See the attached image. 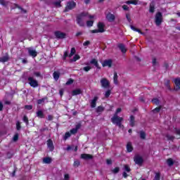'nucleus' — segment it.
I'll use <instances>...</instances> for the list:
<instances>
[{"label": "nucleus", "mask_w": 180, "mask_h": 180, "mask_svg": "<svg viewBox=\"0 0 180 180\" xmlns=\"http://www.w3.org/2000/svg\"><path fill=\"white\" fill-rule=\"evenodd\" d=\"M106 19L108 20V22H114L115 19V15L109 13L106 15Z\"/></svg>", "instance_id": "12"}, {"label": "nucleus", "mask_w": 180, "mask_h": 180, "mask_svg": "<svg viewBox=\"0 0 180 180\" xmlns=\"http://www.w3.org/2000/svg\"><path fill=\"white\" fill-rule=\"evenodd\" d=\"M119 49L121 50L122 53H126V51H127L124 45L122 44L119 45Z\"/></svg>", "instance_id": "28"}, {"label": "nucleus", "mask_w": 180, "mask_h": 180, "mask_svg": "<svg viewBox=\"0 0 180 180\" xmlns=\"http://www.w3.org/2000/svg\"><path fill=\"white\" fill-rule=\"evenodd\" d=\"M126 18L128 22H131V18H130V15L129 14H126Z\"/></svg>", "instance_id": "56"}, {"label": "nucleus", "mask_w": 180, "mask_h": 180, "mask_svg": "<svg viewBox=\"0 0 180 180\" xmlns=\"http://www.w3.org/2000/svg\"><path fill=\"white\" fill-rule=\"evenodd\" d=\"M79 127H80L79 125H77L76 128L71 129L70 130L71 134H76V133H77L78 129H79Z\"/></svg>", "instance_id": "24"}, {"label": "nucleus", "mask_w": 180, "mask_h": 180, "mask_svg": "<svg viewBox=\"0 0 180 180\" xmlns=\"http://www.w3.org/2000/svg\"><path fill=\"white\" fill-rule=\"evenodd\" d=\"M34 75H35L36 77H40V72H35L34 73Z\"/></svg>", "instance_id": "62"}, {"label": "nucleus", "mask_w": 180, "mask_h": 180, "mask_svg": "<svg viewBox=\"0 0 180 180\" xmlns=\"http://www.w3.org/2000/svg\"><path fill=\"white\" fill-rule=\"evenodd\" d=\"M155 9V8L154 4L153 3H150V8H149V12L150 13H154Z\"/></svg>", "instance_id": "26"}, {"label": "nucleus", "mask_w": 180, "mask_h": 180, "mask_svg": "<svg viewBox=\"0 0 180 180\" xmlns=\"http://www.w3.org/2000/svg\"><path fill=\"white\" fill-rule=\"evenodd\" d=\"M97 112H103V107H101V106L98 107Z\"/></svg>", "instance_id": "53"}, {"label": "nucleus", "mask_w": 180, "mask_h": 180, "mask_svg": "<svg viewBox=\"0 0 180 180\" xmlns=\"http://www.w3.org/2000/svg\"><path fill=\"white\" fill-rule=\"evenodd\" d=\"M121 112H122V108H117L115 115H117V114L120 113Z\"/></svg>", "instance_id": "59"}, {"label": "nucleus", "mask_w": 180, "mask_h": 180, "mask_svg": "<svg viewBox=\"0 0 180 180\" xmlns=\"http://www.w3.org/2000/svg\"><path fill=\"white\" fill-rule=\"evenodd\" d=\"M98 101V97H94V98L91 102V108H96V102Z\"/></svg>", "instance_id": "20"}, {"label": "nucleus", "mask_w": 180, "mask_h": 180, "mask_svg": "<svg viewBox=\"0 0 180 180\" xmlns=\"http://www.w3.org/2000/svg\"><path fill=\"white\" fill-rule=\"evenodd\" d=\"M119 171H120L119 167H115L114 169H112L113 174H117V172H119Z\"/></svg>", "instance_id": "49"}, {"label": "nucleus", "mask_w": 180, "mask_h": 180, "mask_svg": "<svg viewBox=\"0 0 180 180\" xmlns=\"http://www.w3.org/2000/svg\"><path fill=\"white\" fill-rule=\"evenodd\" d=\"M127 5H138L139 4V1L137 0H129L125 2Z\"/></svg>", "instance_id": "17"}, {"label": "nucleus", "mask_w": 180, "mask_h": 180, "mask_svg": "<svg viewBox=\"0 0 180 180\" xmlns=\"http://www.w3.org/2000/svg\"><path fill=\"white\" fill-rule=\"evenodd\" d=\"M0 5H2L3 6H7L8 1H6L5 0H0Z\"/></svg>", "instance_id": "37"}, {"label": "nucleus", "mask_w": 180, "mask_h": 180, "mask_svg": "<svg viewBox=\"0 0 180 180\" xmlns=\"http://www.w3.org/2000/svg\"><path fill=\"white\" fill-rule=\"evenodd\" d=\"M37 117H40L41 119H43V117H44V114L43 113V111L38 110L37 112Z\"/></svg>", "instance_id": "25"}, {"label": "nucleus", "mask_w": 180, "mask_h": 180, "mask_svg": "<svg viewBox=\"0 0 180 180\" xmlns=\"http://www.w3.org/2000/svg\"><path fill=\"white\" fill-rule=\"evenodd\" d=\"M48 120H53V115H49Z\"/></svg>", "instance_id": "63"}, {"label": "nucleus", "mask_w": 180, "mask_h": 180, "mask_svg": "<svg viewBox=\"0 0 180 180\" xmlns=\"http://www.w3.org/2000/svg\"><path fill=\"white\" fill-rule=\"evenodd\" d=\"M47 146L48 148L51 150L53 151L54 150V145L53 143V141L51 139H49L47 141Z\"/></svg>", "instance_id": "11"}, {"label": "nucleus", "mask_w": 180, "mask_h": 180, "mask_svg": "<svg viewBox=\"0 0 180 180\" xmlns=\"http://www.w3.org/2000/svg\"><path fill=\"white\" fill-rule=\"evenodd\" d=\"M153 103H154L155 105H160V100H158V98H154L152 100Z\"/></svg>", "instance_id": "40"}, {"label": "nucleus", "mask_w": 180, "mask_h": 180, "mask_svg": "<svg viewBox=\"0 0 180 180\" xmlns=\"http://www.w3.org/2000/svg\"><path fill=\"white\" fill-rule=\"evenodd\" d=\"M75 2L74 1H69L65 7V12H68V11H71V9H74L75 8Z\"/></svg>", "instance_id": "7"}, {"label": "nucleus", "mask_w": 180, "mask_h": 180, "mask_svg": "<svg viewBox=\"0 0 180 180\" xmlns=\"http://www.w3.org/2000/svg\"><path fill=\"white\" fill-rule=\"evenodd\" d=\"M90 64H94L96 68H99V64L98 63V60L96 59H92L90 61Z\"/></svg>", "instance_id": "22"}, {"label": "nucleus", "mask_w": 180, "mask_h": 180, "mask_svg": "<svg viewBox=\"0 0 180 180\" xmlns=\"http://www.w3.org/2000/svg\"><path fill=\"white\" fill-rule=\"evenodd\" d=\"M81 158H82V160H92L93 157L89 154H82Z\"/></svg>", "instance_id": "15"}, {"label": "nucleus", "mask_w": 180, "mask_h": 180, "mask_svg": "<svg viewBox=\"0 0 180 180\" xmlns=\"http://www.w3.org/2000/svg\"><path fill=\"white\" fill-rule=\"evenodd\" d=\"M79 164H80L79 160H75L74 162V167H79Z\"/></svg>", "instance_id": "48"}, {"label": "nucleus", "mask_w": 180, "mask_h": 180, "mask_svg": "<svg viewBox=\"0 0 180 180\" xmlns=\"http://www.w3.org/2000/svg\"><path fill=\"white\" fill-rule=\"evenodd\" d=\"M166 138L167 140H174V139H175L174 136L169 134L166 135Z\"/></svg>", "instance_id": "42"}, {"label": "nucleus", "mask_w": 180, "mask_h": 180, "mask_svg": "<svg viewBox=\"0 0 180 180\" xmlns=\"http://www.w3.org/2000/svg\"><path fill=\"white\" fill-rule=\"evenodd\" d=\"M23 122H25V123H26L27 126V124H29V119L26 116H24Z\"/></svg>", "instance_id": "47"}, {"label": "nucleus", "mask_w": 180, "mask_h": 180, "mask_svg": "<svg viewBox=\"0 0 180 180\" xmlns=\"http://www.w3.org/2000/svg\"><path fill=\"white\" fill-rule=\"evenodd\" d=\"M124 170L127 172H130V167L128 165H124Z\"/></svg>", "instance_id": "50"}, {"label": "nucleus", "mask_w": 180, "mask_h": 180, "mask_svg": "<svg viewBox=\"0 0 180 180\" xmlns=\"http://www.w3.org/2000/svg\"><path fill=\"white\" fill-rule=\"evenodd\" d=\"M27 51H28V53L30 54V56L31 57H33V58H34V57L37 56V51H36L32 48H27Z\"/></svg>", "instance_id": "10"}, {"label": "nucleus", "mask_w": 180, "mask_h": 180, "mask_svg": "<svg viewBox=\"0 0 180 180\" xmlns=\"http://www.w3.org/2000/svg\"><path fill=\"white\" fill-rule=\"evenodd\" d=\"M100 83L102 88H105V89L110 88V82H109L106 78H102L100 80Z\"/></svg>", "instance_id": "5"}, {"label": "nucleus", "mask_w": 180, "mask_h": 180, "mask_svg": "<svg viewBox=\"0 0 180 180\" xmlns=\"http://www.w3.org/2000/svg\"><path fill=\"white\" fill-rule=\"evenodd\" d=\"M53 78L56 79V81L58 80L60 78V72H53Z\"/></svg>", "instance_id": "29"}, {"label": "nucleus", "mask_w": 180, "mask_h": 180, "mask_svg": "<svg viewBox=\"0 0 180 180\" xmlns=\"http://www.w3.org/2000/svg\"><path fill=\"white\" fill-rule=\"evenodd\" d=\"M9 60V56L8 55H6L0 58V61L1 63H6V61Z\"/></svg>", "instance_id": "21"}, {"label": "nucleus", "mask_w": 180, "mask_h": 180, "mask_svg": "<svg viewBox=\"0 0 180 180\" xmlns=\"http://www.w3.org/2000/svg\"><path fill=\"white\" fill-rule=\"evenodd\" d=\"M70 179V174H66L64 176V180H69Z\"/></svg>", "instance_id": "54"}, {"label": "nucleus", "mask_w": 180, "mask_h": 180, "mask_svg": "<svg viewBox=\"0 0 180 180\" xmlns=\"http://www.w3.org/2000/svg\"><path fill=\"white\" fill-rule=\"evenodd\" d=\"M155 22L156 26H160L162 23V13L158 12L155 16Z\"/></svg>", "instance_id": "4"}, {"label": "nucleus", "mask_w": 180, "mask_h": 180, "mask_svg": "<svg viewBox=\"0 0 180 180\" xmlns=\"http://www.w3.org/2000/svg\"><path fill=\"white\" fill-rule=\"evenodd\" d=\"M86 18H88V13H82L77 16V22L79 26H85V20H86Z\"/></svg>", "instance_id": "1"}, {"label": "nucleus", "mask_w": 180, "mask_h": 180, "mask_svg": "<svg viewBox=\"0 0 180 180\" xmlns=\"http://www.w3.org/2000/svg\"><path fill=\"white\" fill-rule=\"evenodd\" d=\"M46 101H47V98L39 99V100H37V103H38V105H43V103H44V102H46Z\"/></svg>", "instance_id": "30"}, {"label": "nucleus", "mask_w": 180, "mask_h": 180, "mask_svg": "<svg viewBox=\"0 0 180 180\" xmlns=\"http://www.w3.org/2000/svg\"><path fill=\"white\" fill-rule=\"evenodd\" d=\"M86 25L89 27H91L92 26H94V21L92 20H89L86 22Z\"/></svg>", "instance_id": "39"}, {"label": "nucleus", "mask_w": 180, "mask_h": 180, "mask_svg": "<svg viewBox=\"0 0 180 180\" xmlns=\"http://www.w3.org/2000/svg\"><path fill=\"white\" fill-rule=\"evenodd\" d=\"M160 108H156L153 110V113H157L158 112H160Z\"/></svg>", "instance_id": "60"}, {"label": "nucleus", "mask_w": 180, "mask_h": 180, "mask_svg": "<svg viewBox=\"0 0 180 180\" xmlns=\"http://www.w3.org/2000/svg\"><path fill=\"white\" fill-rule=\"evenodd\" d=\"M174 82L176 85V89H180V79L179 78L174 79Z\"/></svg>", "instance_id": "18"}, {"label": "nucleus", "mask_w": 180, "mask_h": 180, "mask_svg": "<svg viewBox=\"0 0 180 180\" xmlns=\"http://www.w3.org/2000/svg\"><path fill=\"white\" fill-rule=\"evenodd\" d=\"M111 121L113 124H117L119 127H122V122H123V117H120L117 116V115H114V116L111 118Z\"/></svg>", "instance_id": "2"}, {"label": "nucleus", "mask_w": 180, "mask_h": 180, "mask_svg": "<svg viewBox=\"0 0 180 180\" xmlns=\"http://www.w3.org/2000/svg\"><path fill=\"white\" fill-rule=\"evenodd\" d=\"M18 140H19V134H15L14 135V136L13 137V141H18Z\"/></svg>", "instance_id": "41"}, {"label": "nucleus", "mask_w": 180, "mask_h": 180, "mask_svg": "<svg viewBox=\"0 0 180 180\" xmlns=\"http://www.w3.org/2000/svg\"><path fill=\"white\" fill-rule=\"evenodd\" d=\"M72 82H74V80H72V79H70L66 82V85H71V84H72Z\"/></svg>", "instance_id": "52"}, {"label": "nucleus", "mask_w": 180, "mask_h": 180, "mask_svg": "<svg viewBox=\"0 0 180 180\" xmlns=\"http://www.w3.org/2000/svg\"><path fill=\"white\" fill-rule=\"evenodd\" d=\"M106 162H107L108 165H110V164H112V160L108 159V160H106Z\"/></svg>", "instance_id": "61"}, {"label": "nucleus", "mask_w": 180, "mask_h": 180, "mask_svg": "<svg viewBox=\"0 0 180 180\" xmlns=\"http://www.w3.org/2000/svg\"><path fill=\"white\" fill-rule=\"evenodd\" d=\"M130 126H131V127L134 126V117L133 115L130 116Z\"/></svg>", "instance_id": "32"}, {"label": "nucleus", "mask_w": 180, "mask_h": 180, "mask_svg": "<svg viewBox=\"0 0 180 180\" xmlns=\"http://www.w3.org/2000/svg\"><path fill=\"white\" fill-rule=\"evenodd\" d=\"M16 129H17V130H20V129H21L20 122H19V121H17V122H16Z\"/></svg>", "instance_id": "43"}, {"label": "nucleus", "mask_w": 180, "mask_h": 180, "mask_svg": "<svg viewBox=\"0 0 180 180\" xmlns=\"http://www.w3.org/2000/svg\"><path fill=\"white\" fill-rule=\"evenodd\" d=\"M110 94H112V91L107 90L104 95H105V98H109V96H110Z\"/></svg>", "instance_id": "38"}, {"label": "nucleus", "mask_w": 180, "mask_h": 180, "mask_svg": "<svg viewBox=\"0 0 180 180\" xmlns=\"http://www.w3.org/2000/svg\"><path fill=\"white\" fill-rule=\"evenodd\" d=\"M176 134H179V136H180V130L179 129H176Z\"/></svg>", "instance_id": "64"}, {"label": "nucleus", "mask_w": 180, "mask_h": 180, "mask_svg": "<svg viewBox=\"0 0 180 180\" xmlns=\"http://www.w3.org/2000/svg\"><path fill=\"white\" fill-rule=\"evenodd\" d=\"M92 68L91 66H86V67H84L83 68L84 71H85L86 72H88V71H89Z\"/></svg>", "instance_id": "46"}, {"label": "nucleus", "mask_w": 180, "mask_h": 180, "mask_svg": "<svg viewBox=\"0 0 180 180\" xmlns=\"http://www.w3.org/2000/svg\"><path fill=\"white\" fill-rule=\"evenodd\" d=\"M51 161H53L51 158L46 157L43 158L42 162L43 164H51Z\"/></svg>", "instance_id": "14"}, {"label": "nucleus", "mask_w": 180, "mask_h": 180, "mask_svg": "<svg viewBox=\"0 0 180 180\" xmlns=\"http://www.w3.org/2000/svg\"><path fill=\"white\" fill-rule=\"evenodd\" d=\"M80 58H81V57L79 56V55H75L73 57V59L71 60V61L75 62V61L79 60Z\"/></svg>", "instance_id": "36"}, {"label": "nucleus", "mask_w": 180, "mask_h": 180, "mask_svg": "<svg viewBox=\"0 0 180 180\" xmlns=\"http://www.w3.org/2000/svg\"><path fill=\"white\" fill-rule=\"evenodd\" d=\"M127 151L128 153H131L133 151V146H131V143L128 142L127 144Z\"/></svg>", "instance_id": "19"}, {"label": "nucleus", "mask_w": 180, "mask_h": 180, "mask_svg": "<svg viewBox=\"0 0 180 180\" xmlns=\"http://www.w3.org/2000/svg\"><path fill=\"white\" fill-rule=\"evenodd\" d=\"M140 136H141V139H143V140L144 139H146V133L144 131H141Z\"/></svg>", "instance_id": "44"}, {"label": "nucleus", "mask_w": 180, "mask_h": 180, "mask_svg": "<svg viewBox=\"0 0 180 180\" xmlns=\"http://www.w3.org/2000/svg\"><path fill=\"white\" fill-rule=\"evenodd\" d=\"M70 137H71V133L70 132H66L65 134V136L63 137V140H67V139H70Z\"/></svg>", "instance_id": "35"}, {"label": "nucleus", "mask_w": 180, "mask_h": 180, "mask_svg": "<svg viewBox=\"0 0 180 180\" xmlns=\"http://www.w3.org/2000/svg\"><path fill=\"white\" fill-rule=\"evenodd\" d=\"M152 64H153V65H157V58L155 57H153L152 58Z\"/></svg>", "instance_id": "45"}, {"label": "nucleus", "mask_w": 180, "mask_h": 180, "mask_svg": "<svg viewBox=\"0 0 180 180\" xmlns=\"http://www.w3.org/2000/svg\"><path fill=\"white\" fill-rule=\"evenodd\" d=\"M75 48H72L71 49V51L70 53L68 55L69 58H71L72 56H74V54H75Z\"/></svg>", "instance_id": "31"}, {"label": "nucleus", "mask_w": 180, "mask_h": 180, "mask_svg": "<svg viewBox=\"0 0 180 180\" xmlns=\"http://www.w3.org/2000/svg\"><path fill=\"white\" fill-rule=\"evenodd\" d=\"M131 30H134V32H137L138 33H140V34H144L139 29L136 28L134 26L131 25Z\"/></svg>", "instance_id": "27"}, {"label": "nucleus", "mask_w": 180, "mask_h": 180, "mask_svg": "<svg viewBox=\"0 0 180 180\" xmlns=\"http://www.w3.org/2000/svg\"><path fill=\"white\" fill-rule=\"evenodd\" d=\"M167 165H169V167H172V165H174V160H172V158H169L167 161Z\"/></svg>", "instance_id": "33"}, {"label": "nucleus", "mask_w": 180, "mask_h": 180, "mask_svg": "<svg viewBox=\"0 0 180 180\" xmlns=\"http://www.w3.org/2000/svg\"><path fill=\"white\" fill-rule=\"evenodd\" d=\"M82 94V91L80 89H76L72 91V96H75V95H80Z\"/></svg>", "instance_id": "16"}, {"label": "nucleus", "mask_w": 180, "mask_h": 180, "mask_svg": "<svg viewBox=\"0 0 180 180\" xmlns=\"http://www.w3.org/2000/svg\"><path fill=\"white\" fill-rule=\"evenodd\" d=\"M90 43L89 41H86L84 42L83 46H89Z\"/></svg>", "instance_id": "58"}, {"label": "nucleus", "mask_w": 180, "mask_h": 180, "mask_svg": "<svg viewBox=\"0 0 180 180\" xmlns=\"http://www.w3.org/2000/svg\"><path fill=\"white\" fill-rule=\"evenodd\" d=\"M134 161L138 165H141L143 164V158H141V156L140 155H136L134 159Z\"/></svg>", "instance_id": "9"}, {"label": "nucleus", "mask_w": 180, "mask_h": 180, "mask_svg": "<svg viewBox=\"0 0 180 180\" xmlns=\"http://www.w3.org/2000/svg\"><path fill=\"white\" fill-rule=\"evenodd\" d=\"M25 108L27 110H32V109L33 108V106H32V105H25Z\"/></svg>", "instance_id": "51"}, {"label": "nucleus", "mask_w": 180, "mask_h": 180, "mask_svg": "<svg viewBox=\"0 0 180 180\" xmlns=\"http://www.w3.org/2000/svg\"><path fill=\"white\" fill-rule=\"evenodd\" d=\"M97 30H93L91 33H103L105 32V23L100 22L98 23Z\"/></svg>", "instance_id": "3"}, {"label": "nucleus", "mask_w": 180, "mask_h": 180, "mask_svg": "<svg viewBox=\"0 0 180 180\" xmlns=\"http://www.w3.org/2000/svg\"><path fill=\"white\" fill-rule=\"evenodd\" d=\"M55 6H58V7L61 6V1H56V2H55Z\"/></svg>", "instance_id": "55"}, {"label": "nucleus", "mask_w": 180, "mask_h": 180, "mask_svg": "<svg viewBox=\"0 0 180 180\" xmlns=\"http://www.w3.org/2000/svg\"><path fill=\"white\" fill-rule=\"evenodd\" d=\"M122 8L124 9V11H129V6H127V5L122 6Z\"/></svg>", "instance_id": "57"}, {"label": "nucleus", "mask_w": 180, "mask_h": 180, "mask_svg": "<svg viewBox=\"0 0 180 180\" xmlns=\"http://www.w3.org/2000/svg\"><path fill=\"white\" fill-rule=\"evenodd\" d=\"M15 8H18V9L21 11L22 13H26V10L22 8L18 4H14V7H12L11 9H15Z\"/></svg>", "instance_id": "23"}, {"label": "nucleus", "mask_w": 180, "mask_h": 180, "mask_svg": "<svg viewBox=\"0 0 180 180\" xmlns=\"http://www.w3.org/2000/svg\"><path fill=\"white\" fill-rule=\"evenodd\" d=\"M113 81L114 84H115V85H117V73L116 72L114 73Z\"/></svg>", "instance_id": "34"}, {"label": "nucleus", "mask_w": 180, "mask_h": 180, "mask_svg": "<svg viewBox=\"0 0 180 180\" xmlns=\"http://www.w3.org/2000/svg\"><path fill=\"white\" fill-rule=\"evenodd\" d=\"M28 81L30 86H32V88H37L39 86V83L33 77H29Z\"/></svg>", "instance_id": "6"}, {"label": "nucleus", "mask_w": 180, "mask_h": 180, "mask_svg": "<svg viewBox=\"0 0 180 180\" xmlns=\"http://www.w3.org/2000/svg\"><path fill=\"white\" fill-rule=\"evenodd\" d=\"M103 67H112V60H104L102 63Z\"/></svg>", "instance_id": "13"}, {"label": "nucleus", "mask_w": 180, "mask_h": 180, "mask_svg": "<svg viewBox=\"0 0 180 180\" xmlns=\"http://www.w3.org/2000/svg\"><path fill=\"white\" fill-rule=\"evenodd\" d=\"M56 39H65V33L61 32L60 31H56L54 33Z\"/></svg>", "instance_id": "8"}]
</instances>
